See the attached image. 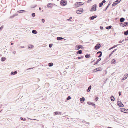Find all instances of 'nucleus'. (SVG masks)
I'll use <instances>...</instances> for the list:
<instances>
[{
  "label": "nucleus",
  "instance_id": "412c9836",
  "mask_svg": "<svg viewBox=\"0 0 128 128\" xmlns=\"http://www.w3.org/2000/svg\"><path fill=\"white\" fill-rule=\"evenodd\" d=\"M119 44H117L116 45H114V46L113 47H112L111 48H110L109 49V50H110L113 48H116V47H117L118 45Z\"/></svg>",
  "mask_w": 128,
  "mask_h": 128
},
{
  "label": "nucleus",
  "instance_id": "a211bd4d",
  "mask_svg": "<svg viewBox=\"0 0 128 128\" xmlns=\"http://www.w3.org/2000/svg\"><path fill=\"white\" fill-rule=\"evenodd\" d=\"M82 50H78L76 54H82Z\"/></svg>",
  "mask_w": 128,
  "mask_h": 128
},
{
  "label": "nucleus",
  "instance_id": "f03ea898",
  "mask_svg": "<svg viewBox=\"0 0 128 128\" xmlns=\"http://www.w3.org/2000/svg\"><path fill=\"white\" fill-rule=\"evenodd\" d=\"M80 48L82 50H84V48L83 47L82 45H78L76 46V49L77 50H78Z\"/></svg>",
  "mask_w": 128,
  "mask_h": 128
},
{
  "label": "nucleus",
  "instance_id": "0e129e2a",
  "mask_svg": "<svg viewBox=\"0 0 128 128\" xmlns=\"http://www.w3.org/2000/svg\"><path fill=\"white\" fill-rule=\"evenodd\" d=\"M122 41L120 40V41L119 42V44H120V43H122Z\"/></svg>",
  "mask_w": 128,
  "mask_h": 128
},
{
  "label": "nucleus",
  "instance_id": "69168bd1",
  "mask_svg": "<svg viewBox=\"0 0 128 128\" xmlns=\"http://www.w3.org/2000/svg\"><path fill=\"white\" fill-rule=\"evenodd\" d=\"M112 54H110V55H109V57L110 58V57L112 55Z\"/></svg>",
  "mask_w": 128,
  "mask_h": 128
},
{
  "label": "nucleus",
  "instance_id": "aec40b11",
  "mask_svg": "<svg viewBox=\"0 0 128 128\" xmlns=\"http://www.w3.org/2000/svg\"><path fill=\"white\" fill-rule=\"evenodd\" d=\"M110 98L111 99V100L112 102H114V101L115 98L114 96H112L110 97Z\"/></svg>",
  "mask_w": 128,
  "mask_h": 128
},
{
  "label": "nucleus",
  "instance_id": "c9c22d12",
  "mask_svg": "<svg viewBox=\"0 0 128 128\" xmlns=\"http://www.w3.org/2000/svg\"><path fill=\"white\" fill-rule=\"evenodd\" d=\"M98 71H99L98 70L97 68H96L94 69V70L93 71V72H96Z\"/></svg>",
  "mask_w": 128,
  "mask_h": 128
},
{
  "label": "nucleus",
  "instance_id": "b1692460",
  "mask_svg": "<svg viewBox=\"0 0 128 128\" xmlns=\"http://www.w3.org/2000/svg\"><path fill=\"white\" fill-rule=\"evenodd\" d=\"M32 32L34 34H36L37 33V31L35 30H32Z\"/></svg>",
  "mask_w": 128,
  "mask_h": 128
},
{
  "label": "nucleus",
  "instance_id": "c756f323",
  "mask_svg": "<svg viewBox=\"0 0 128 128\" xmlns=\"http://www.w3.org/2000/svg\"><path fill=\"white\" fill-rule=\"evenodd\" d=\"M53 65V63L50 62L48 64V66L49 67H52Z\"/></svg>",
  "mask_w": 128,
  "mask_h": 128
},
{
  "label": "nucleus",
  "instance_id": "ea45409f",
  "mask_svg": "<svg viewBox=\"0 0 128 128\" xmlns=\"http://www.w3.org/2000/svg\"><path fill=\"white\" fill-rule=\"evenodd\" d=\"M21 120H23V121H25L26 120V118H24V119L23 118H20Z\"/></svg>",
  "mask_w": 128,
  "mask_h": 128
},
{
  "label": "nucleus",
  "instance_id": "dca6fc26",
  "mask_svg": "<svg viewBox=\"0 0 128 128\" xmlns=\"http://www.w3.org/2000/svg\"><path fill=\"white\" fill-rule=\"evenodd\" d=\"M125 18H121L120 19V22H123L125 21Z\"/></svg>",
  "mask_w": 128,
  "mask_h": 128
},
{
  "label": "nucleus",
  "instance_id": "bf43d9fd",
  "mask_svg": "<svg viewBox=\"0 0 128 128\" xmlns=\"http://www.w3.org/2000/svg\"><path fill=\"white\" fill-rule=\"evenodd\" d=\"M118 94H119V96H120L121 95V92H118Z\"/></svg>",
  "mask_w": 128,
  "mask_h": 128
},
{
  "label": "nucleus",
  "instance_id": "052dcab7",
  "mask_svg": "<svg viewBox=\"0 0 128 128\" xmlns=\"http://www.w3.org/2000/svg\"><path fill=\"white\" fill-rule=\"evenodd\" d=\"M24 48V46H20L19 47V48Z\"/></svg>",
  "mask_w": 128,
  "mask_h": 128
},
{
  "label": "nucleus",
  "instance_id": "7c9ffc66",
  "mask_svg": "<svg viewBox=\"0 0 128 128\" xmlns=\"http://www.w3.org/2000/svg\"><path fill=\"white\" fill-rule=\"evenodd\" d=\"M34 46L33 45H31L28 46V48L29 49H31L32 48H34Z\"/></svg>",
  "mask_w": 128,
  "mask_h": 128
},
{
  "label": "nucleus",
  "instance_id": "37998d69",
  "mask_svg": "<svg viewBox=\"0 0 128 128\" xmlns=\"http://www.w3.org/2000/svg\"><path fill=\"white\" fill-rule=\"evenodd\" d=\"M108 7H109V6H106V8L105 9H104L103 10V11H106L107 10V9L108 8Z\"/></svg>",
  "mask_w": 128,
  "mask_h": 128
},
{
  "label": "nucleus",
  "instance_id": "39448f33",
  "mask_svg": "<svg viewBox=\"0 0 128 128\" xmlns=\"http://www.w3.org/2000/svg\"><path fill=\"white\" fill-rule=\"evenodd\" d=\"M101 45L100 44H98L94 47V49L96 50H97L100 48Z\"/></svg>",
  "mask_w": 128,
  "mask_h": 128
},
{
  "label": "nucleus",
  "instance_id": "de8ad7c7",
  "mask_svg": "<svg viewBox=\"0 0 128 128\" xmlns=\"http://www.w3.org/2000/svg\"><path fill=\"white\" fill-rule=\"evenodd\" d=\"M98 97H97L95 99V101L96 102H97V101L98 100Z\"/></svg>",
  "mask_w": 128,
  "mask_h": 128
},
{
  "label": "nucleus",
  "instance_id": "1a4fd4ad",
  "mask_svg": "<svg viewBox=\"0 0 128 128\" xmlns=\"http://www.w3.org/2000/svg\"><path fill=\"white\" fill-rule=\"evenodd\" d=\"M121 112L125 113H128V109L124 108H121Z\"/></svg>",
  "mask_w": 128,
  "mask_h": 128
},
{
  "label": "nucleus",
  "instance_id": "f257e3e1",
  "mask_svg": "<svg viewBox=\"0 0 128 128\" xmlns=\"http://www.w3.org/2000/svg\"><path fill=\"white\" fill-rule=\"evenodd\" d=\"M84 4V3L80 2H76L74 5V6L75 8H78L81 6H82Z\"/></svg>",
  "mask_w": 128,
  "mask_h": 128
},
{
  "label": "nucleus",
  "instance_id": "774afa93",
  "mask_svg": "<svg viewBox=\"0 0 128 128\" xmlns=\"http://www.w3.org/2000/svg\"><path fill=\"white\" fill-rule=\"evenodd\" d=\"M13 53L14 54H15L16 53V52L15 51H14L13 52Z\"/></svg>",
  "mask_w": 128,
  "mask_h": 128
},
{
  "label": "nucleus",
  "instance_id": "c03bdc74",
  "mask_svg": "<svg viewBox=\"0 0 128 128\" xmlns=\"http://www.w3.org/2000/svg\"><path fill=\"white\" fill-rule=\"evenodd\" d=\"M102 54V53L101 51H99L98 52L96 53L97 54Z\"/></svg>",
  "mask_w": 128,
  "mask_h": 128
},
{
  "label": "nucleus",
  "instance_id": "49530a36",
  "mask_svg": "<svg viewBox=\"0 0 128 128\" xmlns=\"http://www.w3.org/2000/svg\"><path fill=\"white\" fill-rule=\"evenodd\" d=\"M52 46H53L52 44H49V47L50 48H52Z\"/></svg>",
  "mask_w": 128,
  "mask_h": 128
},
{
  "label": "nucleus",
  "instance_id": "13d9d810",
  "mask_svg": "<svg viewBox=\"0 0 128 128\" xmlns=\"http://www.w3.org/2000/svg\"><path fill=\"white\" fill-rule=\"evenodd\" d=\"M92 0H88L87 1V2L88 3H89L90 2H91Z\"/></svg>",
  "mask_w": 128,
  "mask_h": 128
},
{
  "label": "nucleus",
  "instance_id": "4d7b16f0",
  "mask_svg": "<svg viewBox=\"0 0 128 128\" xmlns=\"http://www.w3.org/2000/svg\"><path fill=\"white\" fill-rule=\"evenodd\" d=\"M84 122L86 124H90V123H88V122Z\"/></svg>",
  "mask_w": 128,
  "mask_h": 128
},
{
  "label": "nucleus",
  "instance_id": "e433bc0d",
  "mask_svg": "<svg viewBox=\"0 0 128 128\" xmlns=\"http://www.w3.org/2000/svg\"><path fill=\"white\" fill-rule=\"evenodd\" d=\"M107 60V58H106L104 60V61L103 62V63L104 64H105L106 62V61Z\"/></svg>",
  "mask_w": 128,
  "mask_h": 128
},
{
  "label": "nucleus",
  "instance_id": "5701e85b",
  "mask_svg": "<svg viewBox=\"0 0 128 128\" xmlns=\"http://www.w3.org/2000/svg\"><path fill=\"white\" fill-rule=\"evenodd\" d=\"M92 88V86H90L88 88V89L87 90V91L88 92H90V90Z\"/></svg>",
  "mask_w": 128,
  "mask_h": 128
},
{
  "label": "nucleus",
  "instance_id": "7ed1b4c3",
  "mask_svg": "<svg viewBox=\"0 0 128 128\" xmlns=\"http://www.w3.org/2000/svg\"><path fill=\"white\" fill-rule=\"evenodd\" d=\"M97 5L95 4L92 6V8H91L90 10V12L96 11V9Z\"/></svg>",
  "mask_w": 128,
  "mask_h": 128
},
{
  "label": "nucleus",
  "instance_id": "603ef678",
  "mask_svg": "<svg viewBox=\"0 0 128 128\" xmlns=\"http://www.w3.org/2000/svg\"><path fill=\"white\" fill-rule=\"evenodd\" d=\"M106 2V1L105 0H104L102 1V3L103 4L104 3H105Z\"/></svg>",
  "mask_w": 128,
  "mask_h": 128
},
{
  "label": "nucleus",
  "instance_id": "c85d7f7f",
  "mask_svg": "<svg viewBox=\"0 0 128 128\" xmlns=\"http://www.w3.org/2000/svg\"><path fill=\"white\" fill-rule=\"evenodd\" d=\"M116 60H113L112 61V64H114L116 63Z\"/></svg>",
  "mask_w": 128,
  "mask_h": 128
},
{
  "label": "nucleus",
  "instance_id": "6ab92c4d",
  "mask_svg": "<svg viewBox=\"0 0 128 128\" xmlns=\"http://www.w3.org/2000/svg\"><path fill=\"white\" fill-rule=\"evenodd\" d=\"M62 39H64L65 40H66L64 38L60 37H57V40H60Z\"/></svg>",
  "mask_w": 128,
  "mask_h": 128
},
{
  "label": "nucleus",
  "instance_id": "f3484780",
  "mask_svg": "<svg viewBox=\"0 0 128 128\" xmlns=\"http://www.w3.org/2000/svg\"><path fill=\"white\" fill-rule=\"evenodd\" d=\"M27 11H26L23 10H20L19 11H18L17 12L20 13H23L24 12H26Z\"/></svg>",
  "mask_w": 128,
  "mask_h": 128
},
{
  "label": "nucleus",
  "instance_id": "09e8293b",
  "mask_svg": "<svg viewBox=\"0 0 128 128\" xmlns=\"http://www.w3.org/2000/svg\"><path fill=\"white\" fill-rule=\"evenodd\" d=\"M121 1V0H117L116 2H118V3H119Z\"/></svg>",
  "mask_w": 128,
  "mask_h": 128
},
{
  "label": "nucleus",
  "instance_id": "0eeeda50",
  "mask_svg": "<svg viewBox=\"0 0 128 128\" xmlns=\"http://www.w3.org/2000/svg\"><path fill=\"white\" fill-rule=\"evenodd\" d=\"M117 104L118 106L119 107H123L124 106L122 102L120 101H118L117 102Z\"/></svg>",
  "mask_w": 128,
  "mask_h": 128
},
{
  "label": "nucleus",
  "instance_id": "8fccbe9b",
  "mask_svg": "<svg viewBox=\"0 0 128 128\" xmlns=\"http://www.w3.org/2000/svg\"><path fill=\"white\" fill-rule=\"evenodd\" d=\"M42 22L43 23H44V22H45V20H44V19H42Z\"/></svg>",
  "mask_w": 128,
  "mask_h": 128
},
{
  "label": "nucleus",
  "instance_id": "ddd939ff",
  "mask_svg": "<svg viewBox=\"0 0 128 128\" xmlns=\"http://www.w3.org/2000/svg\"><path fill=\"white\" fill-rule=\"evenodd\" d=\"M89 105H92V106H94L95 105V104H94V103L91 102H88L87 103Z\"/></svg>",
  "mask_w": 128,
  "mask_h": 128
},
{
  "label": "nucleus",
  "instance_id": "72a5a7b5",
  "mask_svg": "<svg viewBox=\"0 0 128 128\" xmlns=\"http://www.w3.org/2000/svg\"><path fill=\"white\" fill-rule=\"evenodd\" d=\"M124 34L125 36H127L128 34V30L124 32Z\"/></svg>",
  "mask_w": 128,
  "mask_h": 128
},
{
  "label": "nucleus",
  "instance_id": "6e6d98bb",
  "mask_svg": "<svg viewBox=\"0 0 128 128\" xmlns=\"http://www.w3.org/2000/svg\"><path fill=\"white\" fill-rule=\"evenodd\" d=\"M34 68H28V69H27V70H30L31 69H32Z\"/></svg>",
  "mask_w": 128,
  "mask_h": 128
},
{
  "label": "nucleus",
  "instance_id": "a878e982",
  "mask_svg": "<svg viewBox=\"0 0 128 128\" xmlns=\"http://www.w3.org/2000/svg\"><path fill=\"white\" fill-rule=\"evenodd\" d=\"M85 99L84 97H82V98H80V100L81 102H84L85 101Z\"/></svg>",
  "mask_w": 128,
  "mask_h": 128
},
{
  "label": "nucleus",
  "instance_id": "4468645a",
  "mask_svg": "<svg viewBox=\"0 0 128 128\" xmlns=\"http://www.w3.org/2000/svg\"><path fill=\"white\" fill-rule=\"evenodd\" d=\"M18 14L17 13L15 14H14L12 16H11L10 17L11 18H13L14 17L18 16Z\"/></svg>",
  "mask_w": 128,
  "mask_h": 128
},
{
  "label": "nucleus",
  "instance_id": "a19ab883",
  "mask_svg": "<svg viewBox=\"0 0 128 128\" xmlns=\"http://www.w3.org/2000/svg\"><path fill=\"white\" fill-rule=\"evenodd\" d=\"M35 16V13H33L32 14V16L34 18Z\"/></svg>",
  "mask_w": 128,
  "mask_h": 128
},
{
  "label": "nucleus",
  "instance_id": "338daca9",
  "mask_svg": "<svg viewBox=\"0 0 128 128\" xmlns=\"http://www.w3.org/2000/svg\"><path fill=\"white\" fill-rule=\"evenodd\" d=\"M36 6V5H35L33 7H32V8H35Z\"/></svg>",
  "mask_w": 128,
  "mask_h": 128
},
{
  "label": "nucleus",
  "instance_id": "6e6552de",
  "mask_svg": "<svg viewBox=\"0 0 128 128\" xmlns=\"http://www.w3.org/2000/svg\"><path fill=\"white\" fill-rule=\"evenodd\" d=\"M128 24V22H125L123 23L120 24V25L121 26H122L123 27L126 26Z\"/></svg>",
  "mask_w": 128,
  "mask_h": 128
},
{
  "label": "nucleus",
  "instance_id": "9b49d317",
  "mask_svg": "<svg viewBox=\"0 0 128 128\" xmlns=\"http://www.w3.org/2000/svg\"><path fill=\"white\" fill-rule=\"evenodd\" d=\"M52 3L48 4L47 5V7L49 8H52Z\"/></svg>",
  "mask_w": 128,
  "mask_h": 128
},
{
  "label": "nucleus",
  "instance_id": "79ce46f5",
  "mask_svg": "<svg viewBox=\"0 0 128 128\" xmlns=\"http://www.w3.org/2000/svg\"><path fill=\"white\" fill-rule=\"evenodd\" d=\"M71 97L70 96H68L67 98V100H69L71 99Z\"/></svg>",
  "mask_w": 128,
  "mask_h": 128
},
{
  "label": "nucleus",
  "instance_id": "e2e57ef3",
  "mask_svg": "<svg viewBox=\"0 0 128 128\" xmlns=\"http://www.w3.org/2000/svg\"><path fill=\"white\" fill-rule=\"evenodd\" d=\"M125 40L126 41L128 40V37H127V38H125Z\"/></svg>",
  "mask_w": 128,
  "mask_h": 128
},
{
  "label": "nucleus",
  "instance_id": "4be33fe9",
  "mask_svg": "<svg viewBox=\"0 0 128 128\" xmlns=\"http://www.w3.org/2000/svg\"><path fill=\"white\" fill-rule=\"evenodd\" d=\"M17 72L16 71H15L14 72H12L11 73V74L15 75L16 74H17Z\"/></svg>",
  "mask_w": 128,
  "mask_h": 128
},
{
  "label": "nucleus",
  "instance_id": "2eb2a0df",
  "mask_svg": "<svg viewBox=\"0 0 128 128\" xmlns=\"http://www.w3.org/2000/svg\"><path fill=\"white\" fill-rule=\"evenodd\" d=\"M101 60V58H100L98 59L96 61V62L94 64V65H95L96 64H97Z\"/></svg>",
  "mask_w": 128,
  "mask_h": 128
},
{
  "label": "nucleus",
  "instance_id": "f704fd0d",
  "mask_svg": "<svg viewBox=\"0 0 128 128\" xmlns=\"http://www.w3.org/2000/svg\"><path fill=\"white\" fill-rule=\"evenodd\" d=\"M97 69L99 71H102L103 70L102 68H97Z\"/></svg>",
  "mask_w": 128,
  "mask_h": 128
},
{
  "label": "nucleus",
  "instance_id": "20e7f679",
  "mask_svg": "<svg viewBox=\"0 0 128 128\" xmlns=\"http://www.w3.org/2000/svg\"><path fill=\"white\" fill-rule=\"evenodd\" d=\"M67 4V2L65 0H62L60 2V4L62 6H65Z\"/></svg>",
  "mask_w": 128,
  "mask_h": 128
},
{
  "label": "nucleus",
  "instance_id": "3c124183",
  "mask_svg": "<svg viewBox=\"0 0 128 128\" xmlns=\"http://www.w3.org/2000/svg\"><path fill=\"white\" fill-rule=\"evenodd\" d=\"M102 55V54H100L99 56H98V58H100Z\"/></svg>",
  "mask_w": 128,
  "mask_h": 128
},
{
  "label": "nucleus",
  "instance_id": "cd10ccee",
  "mask_svg": "<svg viewBox=\"0 0 128 128\" xmlns=\"http://www.w3.org/2000/svg\"><path fill=\"white\" fill-rule=\"evenodd\" d=\"M6 60V58L5 57H2L1 58V61L2 62H4Z\"/></svg>",
  "mask_w": 128,
  "mask_h": 128
},
{
  "label": "nucleus",
  "instance_id": "473e14b6",
  "mask_svg": "<svg viewBox=\"0 0 128 128\" xmlns=\"http://www.w3.org/2000/svg\"><path fill=\"white\" fill-rule=\"evenodd\" d=\"M128 77V74H126L124 76V78H126V79Z\"/></svg>",
  "mask_w": 128,
  "mask_h": 128
},
{
  "label": "nucleus",
  "instance_id": "f8f14e48",
  "mask_svg": "<svg viewBox=\"0 0 128 128\" xmlns=\"http://www.w3.org/2000/svg\"><path fill=\"white\" fill-rule=\"evenodd\" d=\"M54 114L55 115H58V114L60 115H61V114H62L61 112H54Z\"/></svg>",
  "mask_w": 128,
  "mask_h": 128
},
{
  "label": "nucleus",
  "instance_id": "680f3d73",
  "mask_svg": "<svg viewBox=\"0 0 128 128\" xmlns=\"http://www.w3.org/2000/svg\"><path fill=\"white\" fill-rule=\"evenodd\" d=\"M111 4V3H110V2H109L108 5V6H109L110 4Z\"/></svg>",
  "mask_w": 128,
  "mask_h": 128
},
{
  "label": "nucleus",
  "instance_id": "a18cd8bd",
  "mask_svg": "<svg viewBox=\"0 0 128 128\" xmlns=\"http://www.w3.org/2000/svg\"><path fill=\"white\" fill-rule=\"evenodd\" d=\"M3 28H4L3 26H2L0 28V31H1V30H2L3 29Z\"/></svg>",
  "mask_w": 128,
  "mask_h": 128
},
{
  "label": "nucleus",
  "instance_id": "9d476101",
  "mask_svg": "<svg viewBox=\"0 0 128 128\" xmlns=\"http://www.w3.org/2000/svg\"><path fill=\"white\" fill-rule=\"evenodd\" d=\"M97 16L96 15H94L92 16H90L89 18V19L91 20H94L95 18H97Z\"/></svg>",
  "mask_w": 128,
  "mask_h": 128
},
{
  "label": "nucleus",
  "instance_id": "864d4df0",
  "mask_svg": "<svg viewBox=\"0 0 128 128\" xmlns=\"http://www.w3.org/2000/svg\"><path fill=\"white\" fill-rule=\"evenodd\" d=\"M100 29L101 30H102L104 29L103 27L102 26H100Z\"/></svg>",
  "mask_w": 128,
  "mask_h": 128
},
{
  "label": "nucleus",
  "instance_id": "393cba45",
  "mask_svg": "<svg viewBox=\"0 0 128 128\" xmlns=\"http://www.w3.org/2000/svg\"><path fill=\"white\" fill-rule=\"evenodd\" d=\"M90 57V54H87L85 55V57L87 58H89Z\"/></svg>",
  "mask_w": 128,
  "mask_h": 128
},
{
  "label": "nucleus",
  "instance_id": "2f4dec72",
  "mask_svg": "<svg viewBox=\"0 0 128 128\" xmlns=\"http://www.w3.org/2000/svg\"><path fill=\"white\" fill-rule=\"evenodd\" d=\"M118 4V3H116V2H114L113 4H112V6L113 7L114 6Z\"/></svg>",
  "mask_w": 128,
  "mask_h": 128
},
{
  "label": "nucleus",
  "instance_id": "bb28decb",
  "mask_svg": "<svg viewBox=\"0 0 128 128\" xmlns=\"http://www.w3.org/2000/svg\"><path fill=\"white\" fill-rule=\"evenodd\" d=\"M112 28V26H107L106 27V29L108 30H109L111 28Z\"/></svg>",
  "mask_w": 128,
  "mask_h": 128
},
{
  "label": "nucleus",
  "instance_id": "58836bf2",
  "mask_svg": "<svg viewBox=\"0 0 128 128\" xmlns=\"http://www.w3.org/2000/svg\"><path fill=\"white\" fill-rule=\"evenodd\" d=\"M84 57L83 56H82L81 57H78V60H80L82 58H84Z\"/></svg>",
  "mask_w": 128,
  "mask_h": 128
},
{
  "label": "nucleus",
  "instance_id": "4c0bfd02",
  "mask_svg": "<svg viewBox=\"0 0 128 128\" xmlns=\"http://www.w3.org/2000/svg\"><path fill=\"white\" fill-rule=\"evenodd\" d=\"M103 5V3H102V2H101V3H100L99 4V6L100 7H101Z\"/></svg>",
  "mask_w": 128,
  "mask_h": 128
},
{
  "label": "nucleus",
  "instance_id": "5fc2aeb1",
  "mask_svg": "<svg viewBox=\"0 0 128 128\" xmlns=\"http://www.w3.org/2000/svg\"><path fill=\"white\" fill-rule=\"evenodd\" d=\"M72 19V17H70V18L69 19H68V21L71 20Z\"/></svg>",
  "mask_w": 128,
  "mask_h": 128
},
{
  "label": "nucleus",
  "instance_id": "423d86ee",
  "mask_svg": "<svg viewBox=\"0 0 128 128\" xmlns=\"http://www.w3.org/2000/svg\"><path fill=\"white\" fill-rule=\"evenodd\" d=\"M83 10L82 8H80L76 11V13L78 14H80L82 13Z\"/></svg>",
  "mask_w": 128,
  "mask_h": 128
}]
</instances>
